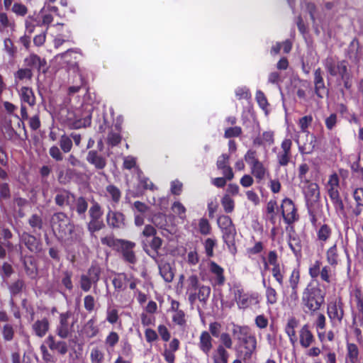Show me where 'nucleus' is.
I'll use <instances>...</instances> for the list:
<instances>
[{
    "label": "nucleus",
    "instance_id": "obj_48",
    "mask_svg": "<svg viewBox=\"0 0 363 363\" xmlns=\"http://www.w3.org/2000/svg\"><path fill=\"white\" fill-rule=\"evenodd\" d=\"M90 359L91 363H102L104 359V354L98 347H94L91 350Z\"/></svg>",
    "mask_w": 363,
    "mask_h": 363
},
{
    "label": "nucleus",
    "instance_id": "obj_34",
    "mask_svg": "<svg viewBox=\"0 0 363 363\" xmlns=\"http://www.w3.org/2000/svg\"><path fill=\"white\" fill-rule=\"evenodd\" d=\"M252 174L258 180V182L264 179L267 173V169L264 167L262 162H259L250 167Z\"/></svg>",
    "mask_w": 363,
    "mask_h": 363
},
{
    "label": "nucleus",
    "instance_id": "obj_58",
    "mask_svg": "<svg viewBox=\"0 0 363 363\" xmlns=\"http://www.w3.org/2000/svg\"><path fill=\"white\" fill-rule=\"evenodd\" d=\"M24 286V282L21 279H18L9 286V291L11 296H16L18 294Z\"/></svg>",
    "mask_w": 363,
    "mask_h": 363
},
{
    "label": "nucleus",
    "instance_id": "obj_32",
    "mask_svg": "<svg viewBox=\"0 0 363 363\" xmlns=\"http://www.w3.org/2000/svg\"><path fill=\"white\" fill-rule=\"evenodd\" d=\"M210 271L215 276V281L216 284L220 286L223 285L225 282V277L223 275V269L220 267L218 264L214 262H211L210 263Z\"/></svg>",
    "mask_w": 363,
    "mask_h": 363
},
{
    "label": "nucleus",
    "instance_id": "obj_53",
    "mask_svg": "<svg viewBox=\"0 0 363 363\" xmlns=\"http://www.w3.org/2000/svg\"><path fill=\"white\" fill-rule=\"evenodd\" d=\"M272 276L279 284L282 286L284 284V274L281 271L280 264L273 265L272 269Z\"/></svg>",
    "mask_w": 363,
    "mask_h": 363
},
{
    "label": "nucleus",
    "instance_id": "obj_7",
    "mask_svg": "<svg viewBox=\"0 0 363 363\" xmlns=\"http://www.w3.org/2000/svg\"><path fill=\"white\" fill-rule=\"evenodd\" d=\"M302 184L303 193L305 196L306 206L309 212H311V208L319 201V186L316 183L310 182L308 180H306Z\"/></svg>",
    "mask_w": 363,
    "mask_h": 363
},
{
    "label": "nucleus",
    "instance_id": "obj_45",
    "mask_svg": "<svg viewBox=\"0 0 363 363\" xmlns=\"http://www.w3.org/2000/svg\"><path fill=\"white\" fill-rule=\"evenodd\" d=\"M94 319H90L87 321L84 326V333L88 337H94L96 335L99 330L96 326L94 325Z\"/></svg>",
    "mask_w": 363,
    "mask_h": 363
},
{
    "label": "nucleus",
    "instance_id": "obj_23",
    "mask_svg": "<svg viewBox=\"0 0 363 363\" xmlns=\"http://www.w3.org/2000/svg\"><path fill=\"white\" fill-rule=\"evenodd\" d=\"M212 337L208 332L203 331L199 337V347L207 356L212 349Z\"/></svg>",
    "mask_w": 363,
    "mask_h": 363
},
{
    "label": "nucleus",
    "instance_id": "obj_55",
    "mask_svg": "<svg viewBox=\"0 0 363 363\" xmlns=\"http://www.w3.org/2000/svg\"><path fill=\"white\" fill-rule=\"evenodd\" d=\"M172 321L178 325H184L186 324L184 312L182 310L174 312L172 315Z\"/></svg>",
    "mask_w": 363,
    "mask_h": 363
},
{
    "label": "nucleus",
    "instance_id": "obj_16",
    "mask_svg": "<svg viewBox=\"0 0 363 363\" xmlns=\"http://www.w3.org/2000/svg\"><path fill=\"white\" fill-rule=\"evenodd\" d=\"M106 221L112 228L123 229L125 227V217L119 211L109 210L106 215Z\"/></svg>",
    "mask_w": 363,
    "mask_h": 363
},
{
    "label": "nucleus",
    "instance_id": "obj_47",
    "mask_svg": "<svg viewBox=\"0 0 363 363\" xmlns=\"http://www.w3.org/2000/svg\"><path fill=\"white\" fill-rule=\"evenodd\" d=\"M21 261L24 266V269L27 275L30 278L35 277L37 275V267L35 265L33 264L32 262H30V266H29L26 261V258L22 255V253H21Z\"/></svg>",
    "mask_w": 363,
    "mask_h": 363
},
{
    "label": "nucleus",
    "instance_id": "obj_42",
    "mask_svg": "<svg viewBox=\"0 0 363 363\" xmlns=\"http://www.w3.org/2000/svg\"><path fill=\"white\" fill-rule=\"evenodd\" d=\"M104 226L103 220L101 219H90L87 223V229L91 235H93L95 232L99 231Z\"/></svg>",
    "mask_w": 363,
    "mask_h": 363
},
{
    "label": "nucleus",
    "instance_id": "obj_12",
    "mask_svg": "<svg viewBox=\"0 0 363 363\" xmlns=\"http://www.w3.org/2000/svg\"><path fill=\"white\" fill-rule=\"evenodd\" d=\"M314 92L319 99H323L328 96L329 89L326 87L323 77V71L320 68H317L314 71Z\"/></svg>",
    "mask_w": 363,
    "mask_h": 363
},
{
    "label": "nucleus",
    "instance_id": "obj_64",
    "mask_svg": "<svg viewBox=\"0 0 363 363\" xmlns=\"http://www.w3.org/2000/svg\"><path fill=\"white\" fill-rule=\"evenodd\" d=\"M242 133V128L239 126L228 128L225 130L224 137L230 138L233 137H238Z\"/></svg>",
    "mask_w": 363,
    "mask_h": 363
},
{
    "label": "nucleus",
    "instance_id": "obj_11",
    "mask_svg": "<svg viewBox=\"0 0 363 363\" xmlns=\"http://www.w3.org/2000/svg\"><path fill=\"white\" fill-rule=\"evenodd\" d=\"M292 142L290 139H284L281 144V150L277 154V160L279 166L286 167L291 159Z\"/></svg>",
    "mask_w": 363,
    "mask_h": 363
},
{
    "label": "nucleus",
    "instance_id": "obj_44",
    "mask_svg": "<svg viewBox=\"0 0 363 363\" xmlns=\"http://www.w3.org/2000/svg\"><path fill=\"white\" fill-rule=\"evenodd\" d=\"M331 228L326 224L321 225L317 232L318 238L319 240L325 242L331 235Z\"/></svg>",
    "mask_w": 363,
    "mask_h": 363
},
{
    "label": "nucleus",
    "instance_id": "obj_33",
    "mask_svg": "<svg viewBox=\"0 0 363 363\" xmlns=\"http://www.w3.org/2000/svg\"><path fill=\"white\" fill-rule=\"evenodd\" d=\"M326 259L328 264L332 267H336L339 264L340 255L336 244L333 245L327 250Z\"/></svg>",
    "mask_w": 363,
    "mask_h": 363
},
{
    "label": "nucleus",
    "instance_id": "obj_35",
    "mask_svg": "<svg viewBox=\"0 0 363 363\" xmlns=\"http://www.w3.org/2000/svg\"><path fill=\"white\" fill-rule=\"evenodd\" d=\"M286 301L291 307L296 306L298 302V289H286L283 291Z\"/></svg>",
    "mask_w": 363,
    "mask_h": 363
},
{
    "label": "nucleus",
    "instance_id": "obj_18",
    "mask_svg": "<svg viewBox=\"0 0 363 363\" xmlns=\"http://www.w3.org/2000/svg\"><path fill=\"white\" fill-rule=\"evenodd\" d=\"M86 160L96 170H103L107 164L106 158L94 150L87 152Z\"/></svg>",
    "mask_w": 363,
    "mask_h": 363
},
{
    "label": "nucleus",
    "instance_id": "obj_2",
    "mask_svg": "<svg viewBox=\"0 0 363 363\" xmlns=\"http://www.w3.org/2000/svg\"><path fill=\"white\" fill-rule=\"evenodd\" d=\"M233 335L237 342L235 350L244 359H249L255 352L257 340L247 326L234 325Z\"/></svg>",
    "mask_w": 363,
    "mask_h": 363
},
{
    "label": "nucleus",
    "instance_id": "obj_61",
    "mask_svg": "<svg viewBox=\"0 0 363 363\" xmlns=\"http://www.w3.org/2000/svg\"><path fill=\"white\" fill-rule=\"evenodd\" d=\"M298 325V321L295 318H291L289 319L287 324L285 328V332L288 336H294L296 333L295 328Z\"/></svg>",
    "mask_w": 363,
    "mask_h": 363
},
{
    "label": "nucleus",
    "instance_id": "obj_30",
    "mask_svg": "<svg viewBox=\"0 0 363 363\" xmlns=\"http://www.w3.org/2000/svg\"><path fill=\"white\" fill-rule=\"evenodd\" d=\"M129 280L125 273H120L113 279L112 284L116 291H121L125 289L126 283L129 281Z\"/></svg>",
    "mask_w": 363,
    "mask_h": 363
},
{
    "label": "nucleus",
    "instance_id": "obj_50",
    "mask_svg": "<svg viewBox=\"0 0 363 363\" xmlns=\"http://www.w3.org/2000/svg\"><path fill=\"white\" fill-rule=\"evenodd\" d=\"M118 319V311L115 307H108L106 310V320L111 324H114L117 323Z\"/></svg>",
    "mask_w": 363,
    "mask_h": 363
},
{
    "label": "nucleus",
    "instance_id": "obj_24",
    "mask_svg": "<svg viewBox=\"0 0 363 363\" xmlns=\"http://www.w3.org/2000/svg\"><path fill=\"white\" fill-rule=\"evenodd\" d=\"M235 298L238 307L243 309L249 307L254 300L253 296L244 294L240 289L235 291Z\"/></svg>",
    "mask_w": 363,
    "mask_h": 363
},
{
    "label": "nucleus",
    "instance_id": "obj_54",
    "mask_svg": "<svg viewBox=\"0 0 363 363\" xmlns=\"http://www.w3.org/2000/svg\"><path fill=\"white\" fill-rule=\"evenodd\" d=\"M267 303L273 305L277 301V294L276 290L272 286L266 287Z\"/></svg>",
    "mask_w": 363,
    "mask_h": 363
},
{
    "label": "nucleus",
    "instance_id": "obj_20",
    "mask_svg": "<svg viewBox=\"0 0 363 363\" xmlns=\"http://www.w3.org/2000/svg\"><path fill=\"white\" fill-rule=\"evenodd\" d=\"M25 65L27 68L37 69L38 72L41 70L45 72L43 67L46 65V61L43 59H41L38 55L35 54H31L24 60Z\"/></svg>",
    "mask_w": 363,
    "mask_h": 363
},
{
    "label": "nucleus",
    "instance_id": "obj_39",
    "mask_svg": "<svg viewBox=\"0 0 363 363\" xmlns=\"http://www.w3.org/2000/svg\"><path fill=\"white\" fill-rule=\"evenodd\" d=\"M88 278L93 284L94 288L96 286V284L100 279L101 269L97 266L92 265L87 272Z\"/></svg>",
    "mask_w": 363,
    "mask_h": 363
},
{
    "label": "nucleus",
    "instance_id": "obj_26",
    "mask_svg": "<svg viewBox=\"0 0 363 363\" xmlns=\"http://www.w3.org/2000/svg\"><path fill=\"white\" fill-rule=\"evenodd\" d=\"M46 342L51 350H56L60 354H65L68 351L67 342L62 340L55 341L52 335H49L46 339Z\"/></svg>",
    "mask_w": 363,
    "mask_h": 363
},
{
    "label": "nucleus",
    "instance_id": "obj_27",
    "mask_svg": "<svg viewBox=\"0 0 363 363\" xmlns=\"http://www.w3.org/2000/svg\"><path fill=\"white\" fill-rule=\"evenodd\" d=\"M20 99L22 103H27L30 106L35 104V96L33 89L28 86H23L19 90Z\"/></svg>",
    "mask_w": 363,
    "mask_h": 363
},
{
    "label": "nucleus",
    "instance_id": "obj_9",
    "mask_svg": "<svg viewBox=\"0 0 363 363\" xmlns=\"http://www.w3.org/2000/svg\"><path fill=\"white\" fill-rule=\"evenodd\" d=\"M281 208V215L286 223L291 225L298 219L296 208L291 199L289 198L283 199Z\"/></svg>",
    "mask_w": 363,
    "mask_h": 363
},
{
    "label": "nucleus",
    "instance_id": "obj_14",
    "mask_svg": "<svg viewBox=\"0 0 363 363\" xmlns=\"http://www.w3.org/2000/svg\"><path fill=\"white\" fill-rule=\"evenodd\" d=\"M118 243L123 259L130 264H135L137 262V258L133 252L135 244L125 240H118Z\"/></svg>",
    "mask_w": 363,
    "mask_h": 363
},
{
    "label": "nucleus",
    "instance_id": "obj_21",
    "mask_svg": "<svg viewBox=\"0 0 363 363\" xmlns=\"http://www.w3.org/2000/svg\"><path fill=\"white\" fill-rule=\"evenodd\" d=\"M50 328V323L47 318L38 320L32 325L33 333L38 337H43Z\"/></svg>",
    "mask_w": 363,
    "mask_h": 363
},
{
    "label": "nucleus",
    "instance_id": "obj_43",
    "mask_svg": "<svg viewBox=\"0 0 363 363\" xmlns=\"http://www.w3.org/2000/svg\"><path fill=\"white\" fill-rule=\"evenodd\" d=\"M29 225L33 229V232L36 230H41L43 228V219L38 214H33L28 220Z\"/></svg>",
    "mask_w": 363,
    "mask_h": 363
},
{
    "label": "nucleus",
    "instance_id": "obj_29",
    "mask_svg": "<svg viewBox=\"0 0 363 363\" xmlns=\"http://www.w3.org/2000/svg\"><path fill=\"white\" fill-rule=\"evenodd\" d=\"M28 204L26 199L15 197L13 201V208L16 216L22 218L25 216L24 208Z\"/></svg>",
    "mask_w": 363,
    "mask_h": 363
},
{
    "label": "nucleus",
    "instance_id": "obj_4",
    "mask_svg": "<svg viewBox=\"0 0 363 363\" xmlns=\"http://www.w3.org/2000/svg\"><path fill=\"white\" fill-rule=\"evenodd\" d=\"M324 294L318 287L308 284L303 292L302 302L307 309L306 313H313L318 311L324 303Z\"/></svg>",
    "mask_w": 363,
    "mask_h": 363
},
{
    "label": "nucleus",
    "instance_id": "obj_10",
    "mask_svg": "<svg viewBox=\"0 0 363 363\" xmlns=\"http://www.w3.org/2000/svg\"><path fill=\"white\" fill-rule=\"evenodd\" d=\"M19 241L20 243L25 245L30 252L37 254L42 250L40 240L28 233L23 232L19 234Z\"/></svg>",
    "mask_w": 363,
    "mask_h": 363
},
{
    "label": "nucleus",
    "instance_id": "obj_3",
    "mask_svg": "<svg viewBox=\"0 0 363 363\" xmlns=\"http://www.w3.org/2000/svg\"><path fill=\"white\" fill-rule=\"evenodd\" d=\"M211 288L200 283L199 277L192 274L186 279V294L191 306L199 301L202 305H206L211 294Z\"/></svg>",
    "mask_w": 363,
    "mask_h": 363
},
{
    "label": "nucleus",
    "instance_id": "obj_13",
    "mask_svg": "<svg viewBox=\"0 0 363 363\" xmlns=\"http://www.w3.org/2000/svg\"><path fill=\"white\" fill-rule=\"evenodd\" d=\"M343 303L341 298L331 301L328 305V315L332 321L342 322L344 317Z\"/></svg>",
    "mask_w": 363,
    "mask_h": 363
},
{
    "label": "nucleus",
    "instance_id": "obj_8",
    "mask_svg": "<svg viewBox=\"0 0 363 363\" xmlns=\"http://www.w3.org/2000/svg\"><path fill=\"white\" fill-rule=\"evenodd\" d=\"M218 225L223 233L224 242L225 243L232 242L236 231L231 218L228 216H220L218 218Z\"/></svg>",
    "mask_w": 363,
    "mask_h": 363
},
{
    "label": "nucleus",
    "instance_id": "obj_22",
    "mask_svg": "<svg viewBox=\"0 0 363 363\" xmlns=\"http://www.w3.org/2000/svg\"><path fill=\"white\" fill-rule=\"evenodd\" d=\"M314 340V336L309 330L308 325H304L299 331L300 345L303 348H308L311 345Z\"/></svg>",
    "mask_w": 363,
    "mask_h": 363
},
{
    "label": "nucleus",
    "instance_id": "obj_52",
    "mask_svg": "<svg viewBox=\"0 0 363 363\" xmlns=\"http://www.w3.org/2000/svg\"><path fill=\"white\" fill-rule=\"evenodd\" d=\"M245 161L250 167L259 162L257 157V152L254 150H248L244 157Z\"/></svg>",
    "mask_w": 363,
    "mask_h": 363
},
{
    "label": "nucleus",
    "instance_id": "obj_6",
    "mask_svg": "<svg viewBox=\"0 0 363 363\" xmlns=\"http://www.w3.org/2000/svg\"><path fill=\"white\" fill-rule=\"evenodd\" d=\"M72 317V313L70 311L60 313L59 323L56 326L55 332L62 339H66L72 334L74 325V321L70 322Z\"/></svg>",
    "mask_w": 363,
    "mask_h": 363
},
{
    "label": "nucleus",
    "instance_id": "obj_41",
    "mask_svg": "<svg viewBox=\"0 0 363 363\" xmlns=\"http://www.w3.org/2000/svg\"><path fill=\"white\" fill-rule=\"evenodd\" d=\"M359 350L353 343L347 344V356L351 363L358 362Z\"/></svg>",
    "mask_w": 363,
    "mask_h": 363
},
{
    "label": "nucleus",
    "instance_id": "obj_19",
    "mask_svg": "<svg viewBox=\"0 0 363 363\" xmlns=\"http://www.w3.org/2000/svg\"><path fill=\"white\" fill-rule=\"evenodd\" d=\"M288 245L297 259L302 256L301 241L297 233L294 230L290 232L288 235Z\"/></svg>",
    "mask_w": 363,
    "mask_h": 363
},
{
    "label": "nucleus",
    "instance_id": "obj_57",
    "mask_svg": "<svg viewBox=\"0 0 363 363\" xmlns=\"http://www.w3.org/2000/svg\"><path fill=\"white\" fill-rule=\"evenodd\" d=\"M301 7L302 9H305L308 12L311 21L313 23H315L316 11V7L315 4L311 2L304 1L301 3Z\"/></svg>",
    "mask_w": 363,
    "mask_h": 363
},
{
    "label": "nucleus",
    "instance_id": "obj_1",
    "mask_svg": "<svg viewBox=\"0 0 363 363\" xmlns=\"http://www.w3.org/2000/svg\"><path fill=\"white\" fill-rule=\"evenodd\" d=\"M50 222L53 229L58 231L62 239L72 242L81 241L83 234L82 230L71 223L65 213H55Z\"/></svg>",
    "mask_w": 363,
    "mask_h": 363
},
{
    "label": "nucleus",
    "instance_id": "obj_62",
    "mask_svg": "<svg viewBox=\"0 0 363 363\" xmlns=\"http://www.w3.org/2000/svg\"><path fill=\"white\" fill-rule=\"evenodd\" d=\"M79 284L83 291L88 292L90 291L93 284L91 282L87 275L82 274L80 277Z\"/></svg>",
    "mask_w": 363,
    "mask_h": 363
},
{
    "label": "nucleus",
    "instance_id": "obj_36",
    "mask_svg": "<svg viewBox=\"0 0 363 363\" xmlns=\"http://www.w3.org/2000/svg\"><path fill=\"white\" fill-rule=\"evenodd\" d=\"M309 142L308 143H305L303 145L298 146L299 152L301 154H310L311 153L316 145V138L315 136L313 134L309 135Z\"/></svg>",
    "mask_w": 363,
    "mask_h": 363
},
{
    "label": "nucleus",
    "instance_id": "obj_59",
    "mask_svg": "<svg viewBox=\"0 0 363 363\" xmlns=\"http://www.w3.org/2000/svg\"><path fill=\"white\" fill-rule=\"evenodd\" d=\"M172 209L180 218L183 219L185 218L186 208L179 201L174 202Z\"/></svg>",
    "mask_w": 363,
    "mask_h": 363
},
{
    "label": "nucleus",
    "instance_id": "obj_49",
    "mask_svg": "<svg viewBox=\"0 0 363 363\" xmlns=\"http://www.w3.org/2000/svg\"><path fill=\"white\" fill-rule=\"evenodd\" d=\"M33 77L32 70L29 68H21L19 69L15 74V79L23 80L30 79Z\"/></svg>",
    "mask_w": 363,
    "mask_h": 363
},
{
    "label": "nucleus",
    "instance_id": "obj_31",
    "mask_svg": "<svg viewBox=\"0 0 363 363\" xmlns=\"http://www.w3.org/2000/svg\"><path fill=\"white\" fill-rule=\"evenodd\" d=\"M160 274L166 282H171L174 279V273L171 265L167 262L158 264Z\"/></svg>",
    "mask_w": 363,
    "mask_h": 363
},
{
    "label": "nucleus",
    "instance_id": "obj_46",
    "mask_svg": "<svg viewBox=\"0 0 363 363\" xmlns=\"http://www.w3.org/2000/svg\"><path fill=\"white\" fill-rule=\"evenodd\" d=\"M59 144L60 148L65 153L69 152L72 147V140L70 137L63 135L61 136Z\"/></svg>",
    "mask_w": 363,
    "mask_h": 363
},
{
    "label": "nucleus",
    "instance_id": "obj_25",
    "mask_svg": "<svg viewBox=\"0 0 363 363\" xmlns=\"http://www.w3.org/2000/svg\"><path fill=\"white\" fill-rule=\"evenodd\" d=\"M328 194L332 201L335 211L338 213H343L345 212V206L340 196L338 190H334L333 189H328Z\"/></svg>",
    "mask_w": 363,
    "mask_h": 363
},
{
    "label": "nucleus",
    "instance_id": "obj_5",
    "mask_svg": "<svg viewBox=\"0 0 363 363\" xmlns=\"http://www.w3.org/2000/svg\"><path fill=\"white\" fill-rule=\"evenodd\" d=\"M323 65L328 73L332 77H342L350 73L348 62L346 60L336 61L333 57H328L323 61Z\"/></svg>",
    "mask_w": 363,
    "mask_h": 363
},
{
    "label": "nucleus",
    "instance_id": "obj_28",
    "mask_svg": "<svg viewBox=\"0 0 363 363\" xmlns=\"http://www.w3.org/2000/svg\"><path fill=\"white\" fill-rule=\"evenodd\" d=\"M151 221L158 228L171 233L170 230L168 229L169 225L165 214L162 213H155L152 216Z\"/></svg>",
    "mask_w": 363,
    "mask_h": 363
},
{
    "label": "nucleus",
    "instance_id": "obj_38",
    "mask_svg": "<svg viewBox=\"0 0 363 363\" xmlns=\"http://www.w3.org/2000/svg\"><path fill=\"white\" fill-rule=\"evenodd\" d=\"M89 215L90 219H101L103 216V210L100 204L96 201H93L89 209Z\"/></svg>",
    "mask_w": 363,
    "mask_h": 363
},
{
    "label": "nucleus",
    "instance_id": "obj_40",
    "mask_svg": "<svg viewBox=\"0 0 363 363\" xmlns=\"http://www.w3.org/2000/svg\"><path fill=\"white\" fill-rule=\"evenodd\" d=\"M300 281V272L298 269H294L289 279L287 289H298Z\"/></svg>",
    "mask_w": 363,
    "mask_h": 363
},
{
    "label": "nucleus",
    "instance_id": "obj_56",
    "mask_svg": "<svg viewBox=\"0 0 363 363\" xmlns=\"http://www.w3.org/2000/svg\"><path fill=\"white\" fill-rule=\"evenodd\" d=\"M222 206L226 213H230L234 209V201L229 196L225 195L221 200Z\"/></svg>",
    "mask_w": 363,
    "mask_h": 363
},
{
    "label": "nucleus",
    "instance_id": "obj_17",
    "mask_svg": "<svg viewBox=\"0 0 363 363\" xmlns=\"http://www.w3.org/2000/svg\"><path fill=\"white\" fill-rule=\"evenodd\" d=\"M56 192L55 196V204L60 207L67 206L69 208L75 195L65 189H59Z\"/></svg>",
    "mask_w": 363,
    "mask_h": 363
},
{
    "label": "nucleus",
    "instance_id": "obj_51",
    "mask_svg": "<svg viewBox=\"0 0 363 363\" xmlns=\"http://www.w3.org/2000/svg\"><path fill=\"white\" fill-rule=\"evenodd\" d=\"M106 191L111 196L113 201L118 203L121 199V191L118 188L114 185H108L106 187Z\"/></svg>",
    "mask_w": 363,
    "mask_h": 363
},
{
    "label": "nucleus",
    "instance_id": "obj_63",
    "mask_svg": "<svg viewBox=\"0 0 363 363\" xmlns=\"http://www.w3.org/2000/svg\"><path fill=\"white\" fill-rule=\"evenodd\" d=\"M199 231L202 235H208L211 233V225L206 218H201L199 222Z\"/></svg>",
    "mask_w": 363,
    "mask_h": 363
},
{
    "label": "nucleus",
    "instance_id": "obj_37",
    "mask_svg": "<svg viewBox=\"0 0 363 363\" xmlns=\"http://www.w3.org/2000/svg\"><path fill=\"white\" fill-rule=\"evenodd\" d=\"M228 352L223 345H218L216 354L213 356L215 363H228Z\"/></svg>",
    "mask_w": 363,
    "mask_h": 363
},
{
    "label": "nucleus",
    "instance_id": "obj_60",
    "mask_svg": "<svg viewBox=\"0 0 363 363\" xmlns=\"http://www.w3.org/2000/svg\"><path fill=\"white\" fill-rule=\"evenodd\" d=\"M313 117L310 115L301 118L298 121V125L303 133H306L308 126L311 124Z\"/></svg>",
    "mask_w": 363,
    "mask_h": 363
},
{
    "label": "nucleus",
    "instance_id": "obj_15",
    "mask_svg": "<svg viewBox=\"0 0 363 363\" xmlns=\"http://www.w3.org/2000/svg\"><path fill=\"white\" fill-rule=\"evenodd\" d=\"M88 206V201L84 196H80L77 197L75 196L69 210L72 214L75 212L80 218L84 219L86 217Z\"/></svg>",
    "mask_w": 363,
    "mask_h": 363
}]
</instances>
